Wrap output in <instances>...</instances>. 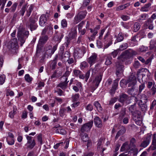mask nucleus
Here are the masks:
<instances>
[{"instance_id":"f257e3e1","label":"nucleus","mask_w":156,"mask_h":156,"mask_svg":"<svg viewBox=\"0 0 156 156\" xmlns=\"http://www.w3.org/2000/svg\"><path fill=\"white\" fill-rule=\"evenodd\" d=\"M128 83H129L128 84V87L131 86L132 87L128 89L127 92V93L132 97L136 95L137 92V89H135L134 87L136 83V77L134 75H131L129 78Z\"/></svg>"},{"instance_id":"f03ea898","label":"nucleus","mask_w":156,"mask_h":156,"mask_svg":"<svg viewBox=\"0 0 156 156\" xmlns=\"http://www.w3.org/2000/svg\"><path fill=\"white\" fill-rule=\"evenodd\" d=\"M29 35L28 31L26 30L22 27H19L17 34V37L18 40L21 43L22 46L25 43L26 39Z\"/></svg>"},{"instance_id":"7ed1b4c3","label":"nucleus","mask_w":156,"mask_h":156,"mask_svg":"<svg viewBox=\"0 0 156 156\" xmlns=\"http://www.w3.org/2000/svg\"><path fill=\"white\" fill-rule=\"evenodd\" d=\"M132 150L134 151V154H137L138 152V149L136 148H134L133 149V148L131 147L128 142H126L123 143L120 149L121 151L125 152V153L129 152Z\"/></svg>"},{"instance_id":"20e7f679","label":"nucleus","mask_w":156,"mask_h":156,"mask_svg":"<svg viewBox=\"0 0 156 156\" xmlns=\"http://www.w3.org/2000/svg\"><path fill=\"white\" fill-rule=\"evenodd\" d=\"M86 48L84 47L81 48H76L74 52V58H81L86 53Z\"/></svg>"},{"instance_id":"39448f33","label":"nucleus","mask_w":156,"mask_h":156,"mask_svg":"<svg viewBox=\"0 0 156 156\" xmlns=\"http://www.w3.org/2000/svg\"><path fill=\"white\" fill-rule=\"evenodd\" d=\"M48 39V36H41L38 42V44L37 48L36 54L40 53L42 49L41 44L45 43Z\"/></svg>"},{"instance_id":"423d86ee","label":"nucleus","mask_w":156,"mask_h":156,"mask_svg":"<svg viewBox=\"0 0 156 156\" xmlns=\"http://www.w3.org/2000/svg\"><path fill=\"white\" fill-rule=\"evenodd\" d=\"M62 52L60 51L58 54L55 55V59H58L62 61H65L66 58L70 57V53L69 51H66L64 53V56H62Z\"/></svg>"},{"instance_id":"0eeeda50","label":"nucleus","mask_w":156,"mask_h":156,"mask_svg":"<svg viewBox=\"0 0 156 156\" xmlns=\"http://www.w3.org/2000/svg\"><path fill=\"white\" fill-rule=\"evenodd\" d=\"M18 46L17 39L16 38H14L8 42L7 48L9 50L12 49L15 50L17 48Z\"/></svg>"},{"instance_id":"6e6552de","label":"nucleus","mask_w":156,"mask_h":156,"mask_svg":"<svg viewBox=\"0 0 156 156\" xmlns=\"http://www.w3.org/2000/svg\"><path fill=\"white\" fill-rule=\"evenodd\" d=\"M86 14L87 12L85 11H82L79 12L74 18V23L75 24L78 23L81 20L85 18Z\"/></svg>"},{"instance_id":"1a4fd4ad","label":"nucleus","mask_w":156,"mask_h":156,"mask_svg":"<svg viewBox=\"0 0 156 156\" xmlns=\"http://www.w3.org/2000/svg\"><path fill=\"white\" fill-rule=\"evenodd\" d=\"M119 101L123 104H125L126 105H128L130 103L128 95L123 93L120 95Z\"/></svg>"},{"instance_id":"9d476101","label":"nucleus","mask_w":156,"mask_h":156,"mask_svg":"<svg viewBox=\"0 0 156 156\" xmlns=\"http://www.w3.org/2000/svg\"><path fill=\"white\" fill-rule=\"evenodd\" d=\"M27 140V143L25 145L27 148L30 149H32L35 145V142L34 140H32L33 137L27 135H26Z\"/></svg>"},{"instance_id":"9b49d317","label":"nucleus","mask_w":156,"mask_h":156,"mask_svg":"<svg viewBox=\"0 0 156 156\" xmlns=\"http://www.w3.org/2000/svg\"><path fill=\"white\" fill-rule=\"evenodd\" d=\"M93 122V121H90L84 124L82 127L81 131L82 132H88L90 131L92 126Z\"/></svg>"},{"instance_id":"f8f14e48","label":"nucleus","mask_w":156,"mask_h":156,"mask_svg":"<svg viewBox=\"0 0 156 156\" xmlns=\"http://www.w3.org/2000/svg\"><path fill=\"white\" fill-rule=\"evenodd\" d=\"M134 51L131 49H128L124 51L120 56L122 58L129 59L132 57L134 54Z\"/></svg>"},{"instance_id":"ddd939ff","label":"nucleus","mask_w":156,"mask_h":156,"mask_svg":"<svg viewBox=\"0 0 156 156\" xmlns=\"http://www.w3.org/2000/svg\"><path fill=\"white\" fill-rule=\"evenodd\" d=\"M156 150V134H154L152 136V139L151 145L147 149L148 152L151 150L154 151Z\"/></svg>"},{"instance_id":"4468645a","label":"nucleus","mask_w":156,"mask_h":156,"mask_svg":"<svg viewBox=\"0 0 156 156\" xmlns=\"http://www.w3.org/2000/svg\"><path fill=\"white\" fill-rule=\"evenodd\" d=\"M97 60V55L95 53L92 55L89 58L87 61L91 66L93 64L95 63Z\"/></svg>"},{"instance_id":"2eb2a0df","label":"nucleus","mask_w":156,"mask_h":156,"mask_svg":"<svg viewBox=\"0 0 156 156\" xmlns=\"http://www.w3.org/2000/svg\"><path fill=\"white\" fill-rule=\"evenodd\" d=\"M115 66L116 68V75L118 76H119V74L123 72V66L121 63L119 62H116Z\"/></svg>"},{"instance_id":"dca6fc26","label":"nucleus","mask_w":156,"mask_h":156,"mask_svg":"<svg viewBox=\"0 0 156 156\" xmlns=\"http://www.w3.org/2000/svg\"><path fill=\"white\" fill-rule=\"evenodd\" d=\"M153 22V20L151 18H149L145 22L144 26L146 28H148L149 29L153 30L154 28Z\"/></svg>"},{"instance_id":"f3484780","label":"nucleus","mask_w":156,"mask_h":156,"mask_svg":"<svg viewBox=\"0 0 156 156\" xmlns=\"http://www.w3.org/2000/svg\"><path fill=\"white\" fill-rule=\"evenodd\" d=\"M151 140V136H148L146 137L144 140L141 144L140 146L145 148L149 144Z\"/></svg>"},{"instance_id":"a211bd4d","label":"nucleus","mask_w":156,"mask_h":156,"mask_svg":"<svg viewBox=\"0 0 156 156\" xmlns=\"http://www.w3.org/2000/svg\"><path fill=\"white\" fill-rule=\"evenodd\" d=\"M103 76L102 73H100L95 78L93 82V84L95 85L96 88L98 86L100 83V82Z\"/></svg>"},{"instance_id":"6ab92c4d","label":"nucleus","mask_w":156,"mask_h":156,"mask_svg":"<svg viewBox=\"0 0 156 156\" xmlns=\"http://www.w3.org/2000/svg\"><path fill=\"white\" fill-rule=\"evenodd\" d=\"M146 101H142L140 100L138 103V105L141 109L143 111H145L147 110V106L146 104Z\"/></svg>"},{"instance_id":"aec40b11","label":"nucleus","mask_w":156,"mask_h":156,"mask_svg":"<svg viewBox=\"0 0 156 156\" xmlns=\"http://www.w3.org/2000/svg\"><path fill=\"white\" fill-rule=\"evenodd\" d=\"M47 19L46 15L45 14H42L40 18L39 21V24L40 26L42 27L44 26L46 24Z\"/></svg>"},{"instance_id":"412c9836","label":"nucleus","mask_w":156,"mask_h":156,"mask_svg":"<svg viewBox=\"0 0 156 156\" xmlns=\"http://www.w3.org/2000/svg\"><path fill=\"white\" fill-rule=\"evenodd\" d=\"M94 123L95 126L99 128L102 126L101 121L98 117H96L94 119Z\"/></svg>"},{"instance_id":"4be33fe9","label":"nucleus","mask_w":156,"mask_h":156,"mask_svg":"<svg viewBox=\"0 0 156 156\" xmlns=\"http://www.w3.org/2000/svg\"><path fill=\"white\" fill-rule=\"evenodd\" d=\"M77 36V31L75 29H72L70 32L69 33L68 37L71 39L75 38Z\"/></svg>"},{"instance_id":"5701e85b","label":"nucleus","mask_w":156,"mask_h":156,"mask_svg":"<svg viewBox=\"0 0 156 156\" xmlns=\"http://www.w3.org/2000/svg\"><path fill=\"white\" fill-rule=\"evenodd\" d=\"M69 82V81L68 82L62 81L58 85L57 87H60L63 90H64L67 87L68 83Z\"/></svg>"},{"instance_id":"b1692460","label":"nucleus","mask_w":156,"mask_h":156,"mask_svg":"<svg viewBox=\"0 0 156 156\" xmlns=\"http://www.w3.org/2000/svg\"><path fill=\"white\" fill-rule=\"evenodd\" d=\"M118 86V83L115 82H114V84L112 85V87L111 89L110 90L109 93L112 95L113 96L115 93V91L116 89Z\"/></svg>"},{"instance_id":"393cba45","label":"nucleus","mask_w":156,"mask_h":156,"mask_svg":"<svg viewBox=\"0 0 156 156\" xmlns=\"http://www.w3.org/2000/svg\"><path fill=\"white\" fill-rule=\"evenodd\" d=\"M17 111V108L16 106H13L12 108V110L9 112V116L11 119L14 118V115L16 114Z\"/></svg>"},{"instance_id":"a878e982","label":"nucleus","mask_w":156,"mask_h":156,"mask_svg":"<svg viewBox=\"0 0 156 156\" xmlns=\"http://www.w3.org/2000/svg\"><path fill=\"white\" fill-rule=\"evenodd\" d=\"M149 47L151 50L156 51V40L151 41Z\"/></svg>"},{"instance_id":"bb28decb","label":"nucleus","mask_w":156,"mask_h":156,"mask_svg":"<svg viewBox=\"0 0 156 156\" xmlns=\"http://www.w3.org/2000/svg\"><path fill=\"white\" fill-rule=\"evenodd\" d=\"M151 4L150 3H148L146 4L143 7H142L140 9V11L142 12H147L149 9V7L151 6Z\"/></svg>"},{"instance_id":"cd10ccee","label":"nucleus","mask_w":156,"mask_h":156,"mask_svg":"<svg viewBox=\"0 0 156 156\" xmlns=\"http://www.w3.org/2000/svg\"><path fill=\"white\" fill-rule=\"evenodd\" d=\"M112 37L110 35V33L109 32H108L104 37V40L105 41H107L112 42Z\"/></svg>"},{"instance_id":"c85d7f7f","label":"nucleus","mask_w":156,"mask_h":156,"mask_svg":"<svg viewBox=\"0 0 156 156\" xmlns=\"http://www.w3.org/2000/svg\"><path fill=\"white\" fill-rule=\"evenodd\" d=\"M53 53L52 51L51 50V48H48L46 50L45 54L44 55H45V56L47 55V58H48L51 57Z\"/></svg>"},{"instance_id":"c756f323","label":"nucleus","mask_w":156,"mask_h":156,"mask_svg":"<svg viewBox=\"0 0 156 156\" xmlns=\"http://www.w3.org/2000/svg\"><path fill=\"white\" fill-rule=\"evenodd\" d=\"M148 15L146 14H141L139 18L137 20V21L140 23H143V20L146 19Z\"/></svg>"},{"instance_id":"7c9ffc66","label":"nucleus","mask_w":156,"mask_h":156,"mask_svg":"<svg viewBox=\"0 0 156 156\" xmlns=\"http://www.w3.org/2000/svg\"><path fill=\"white\" fill-rule=\"evenodd\" d=\"M130 5V4L129 3H127L125 5L119 6L116 8V10L117 11L122 10L129 6Z\"/></svg>"},{"instance_id":"2f4dec72","label":"nucleus","mask_w":156,"mask_h":156,"mask_svg":"<svg viewBox=\"0 0 156 156\" xmlns=\"http://www.w3.org/2000/svg\"><path fill=\"white\" fill-rule=\"evenodd\" d=\"M94 105L96 107L97 110L99 112H101L102 110V108L101 107L100 104L97 101H95L94 103Z\"/></svg>"},{"instance_id":"473e14b6","label":"nucleus","mask_w":156,"mask_h":156,"mask_svg":"<svg viewBox=\"0 0 156 156\" xmlns=\"http://www.w3.org/2000/svg\"><path fill=\"white\" fill-rule=\"evenodd\" d=\"M72 71V69L69 68V67L66 66V71L63 75L66 77H68Z\"/></svg>"},{"instance_id":"72a5a7b5","label":"nucleus","mask_w":156,"mask_h":156,"mask_svg":"<svg viewBox=\"0 0 156 156\" xmlns=\"http://www.w3.org/2000/svg\"><path fill=\"white\" fill-rule=\"evenodd\" d=\"M137 97H138L140 100H142V101H146L147 100V97L144 94H142L141 95L138 94L137 95Z\"/></svg>"},{"instance_id":"f704fd0d","label":"nucleus","mask_w":156,"mask_h":156,"mask_svg":"<svg viewBox=\"0 0 156 156\" xmlns=\"http://www.w3.org/2000/svg\"><path fill=\"white\" fill-rule=\"evenodd\" d=\"M24 79L26 82L30 83L33 80V78L30 77V75L28 74L25 75Z\"/></svg>"},{"instance_id":"c9c22d12","label":"nucleus","mask_w":156,"mask_h":156,"mask_svg":"<svg viewBox=\"0 0 156 156\" xmlns=\"http://www.w3.org/2000/svg\"><path fill=\"white\" fill-rule=\"evenodd\" d=\"M58 59H55V58L54 60L52 61L50 66L51 68L52 69H54L55 68L57 64V61Z\"/></svg>"},{"instance_id":"e433bc0d","label":"nucleus","mask_w":156,"mask_h":156,"mask_svg":"<svg viewBox=\"0 0 156 156\" xmlns=\"http://www.w3.org/2000/svg\"><path fill=\"white\" fill-rule=\"evenodd\" d=\"M33 9L32 5H31L29 7L28 9L27 10L26 15L27 16L29 17Z\"/></svg>"},{"instance_id":"4c0bfd02","label":"nucleus","mask_w":156,"mask_h":156,"mask_svg":"<svg viewBox=\"0 0 156 156\" xmlns=\"http://www.w3.org/2000/svg\"><path fill=\"white\" fill-rule=\"evenodd\" d=\"M140 28V25L138 23H136L133 25L134 31L136 32Z\"/></svg>"},{"instance_id":"58836bf2","label":"nucleus","mask_w":156,"mask_h":156,"mask_svg":"<svg viewBox=\"0 0 156 156\" xmlns=\"http://www.w3.org/2000/svg\"><path fill=\"white\" fill-rule=\"evenodd\" d=\"M45 55H43L40 57V59L39 62L41 65H43L45 63Z\"/></svg>"},{"instance_id":"ea45409f","label":"nucleus","mask_w":156,"mask_h":156,"mask_svg":"<svg viewBox=\"0 0 156 156\" xmlns=\"http://www.w3.org/2000/svg\"><path fill=\"white\" fill-rule=\"evenodd\" d=\"M130 143L129 144L130 145V146L132 148V147H133L134 148V147H136V145L135 144V143L136 142V140L133 137L131 138L130 140Z\"/></svg>"},{"instance_id":"a19ab883","label":"nucleus","mask_w":156,"mask_h":156,"mask_svg":"<svg viewBox=\"0 0 156 156\" xmlns=\"http://www.w3.org/2000/svg\"><path fill=\"white\" fill-rule=\"evenodd\" d=\"M6 141L7 143L10 145H13L15 143V140L14 139H10L9 138H6Z\"/></svg>"},{"instance_id":"79ce46f5","label":"nucleus","mask_w":156,"mask_h":156,"mask_svg":"<svg viewBox=\"0 0 156 156\" xmlns=\"http://www.w3.org/2000/svg\"><path fill=\"white\" fill-rule=\"evenodd\" d=\"M67 62L69 64H71L73 63L74 62H76V60L75 59V58H73L69 57L67 60Z\"/></svg>"},{"instance_id":"37998d69","label":"nucleus","mask_w":156,"mask_h":156,"mask_svg":"<svg viewBox=\"0 0 156 156\" xmlns=\"http://www.w3.org/2000/svg\"><path fill=\"white\" fill-rule=\"evenodd\" d=\"M82 72L80 70L74 69L73 71V75L74 76L78 77L81 74Z\"/></svg>"},{"instance_id":"c03bdc74","label":"nucleus","mask_w":156,"mask_h":156,"mask_svg":"<svg viewBox=\"0 0 156 156\" xmlns=\"http://www.w3.org/2000/svg\"><path fill=\"white\" fill-rule=\"evenodd\" d=\"M88 65L87 63L85 62L84 61L82 62L81 63L80 65V68L81 69H83L86 67H88Z\"/></svg>"},{"instance_id":"a18cd8bd","label":"nucleus","mask_w":156,"mask_h":156,"mask_svg":"<svg viewBox=\"0 0 156 156\" xmlns=\"http://www.w3.org/2000/svg\"><path fill=\"white\" fill-rule=\"evenodd\" d=\"M29 27L30 30L32 31L33 30L36 29L37 27V23H35L32 24H30Z\"/></svg>"},{"instance_id":"49530a36","label":"nucleus","mask_w":156,"mask_h":156,"mask_svg":"<svg viewBox=\"0 0 156 156\" xmlns=\"http://www.w3.org/2000/svg\"><path fill=\"white\" fill-rule=\"evenodd\" d=\"M112 58L111 56H108L107 57L105 61V64L108 65L112 63Z\"/></svg>"},{"instance_id":"de8ad7c7","label":"nucleus","mask_w":156,"mask_h":156,"mask_svg":"<svg viewBox=\"0 0 156 156\" xmlns=\"http://www.w3.org/2000/svg\"><path fill=\"white\" fill-rule=\"evenodd\" d=\"M27 7V5H24V6H23L22 7L21 10H20V14L22 16H23L24 15V14L25 12L26 11V10Z\"/></svg>"},{"instance_id":"09e8293b","label":"nucleus","mask_w":156,"mask_h":156,"mask_svg":"<svg viewBox=\"0 0 156 156\" xmlns=\"http://www.w3.org/2000/svg\"><path fill=\"white\" fill-rule=\"evenodd\" d=\"M126 108H122L120 112L119 117L122 118L124 117L126 115Z\"/></svg>"},{"instance_id":"8fccbe9b","label":"nucleus","mask_w":156,"mask_h":156,"mask_svg":"<svg viewBox=\"0 0 156 156\" xmlns=\"http://www.w3.org/2000/svg\"><path fill=\"white\" fill-rule=\"evenodd\" d=\"M136 103H135L133 105H131L129 107V110L130 112H133L136 110Z\"/></svg>"},{"instance_id":"3c124183","label":"nucleus","mask_w":156,"mask_h":156,"mask_svg":"<svg viewBox=\"0 0 156 156\" xmlns=\"http://www.w3.org/2000/svg\"><path fill=\"white\" fill-rule=\"evenodd\" d=\"M79 96L80 95L79 94H76L74 95H73L72 97L73 101H78Z\"/></svg>"},{"instance_id":"603ef678","label":"nucleus","mask_w":156,"mask_h":156,"mask_svg":"<svg viewBox=\"0 0 156 156\" xmlns=\"http://www.w3.org/2000/svg\"><path fill=\"white\" fill-rule=\"evenodd\" d=\"M5 76L4 75H2L0 76V85L3 84L5 81Z\"/></svg>"},{"instance_id":"864d4df0","label":"nucleus","mask_w":156,"mask_h":156,"mask_svg":"<svg viewBox=\"0 0 156 156\" xmlns=\"http://www.w3.org/2000/svg\"><path fill=\"white\" fill-rule=\"evenodd\" d=\"M61 24L63 28L66 27H67V23L66 19H63L61 21Z\"/></svg>"},{"instance_id":"5fc2aeb1","label":"nucleus","mask_w":156,"mask_h":156,"mask_svg":"<svg viewBox=\"0 0 156 156\" xmlns=\"http://www.w3.org/2000/svg\"><path fill=\"white\" fill-rule=\"evenodd\" d=\"M128 47V44L127 43H124L120 46L119 49L120 50L122 51L127 48Z\"/></svg>"},{"instance_id":"6e6d98bb","label":"nucleus","mask_w":156,"mask_h":156,"mask_svg":"<svg viewBox=\"0 0 156 156\" xmlns=\"http://www.w3.org/2000/svg\"><path fill=\"white\" fill-rule=\"evenodd\" d=\"M139 34L135 35L131 38V40L133 41H137L138 40L140 41V38H139Z\"/></svg>"},{"instance_id":"4d7b16f0","label":"nucleus","mask_w":156,"mask_h":156,"mask_svg":"<svg viewBox=\"0 0 156 156\" xmlns=\"http://www.w3.org/2000/svg\"><path fill=\"white\" fill-rule=\"evenodd\" d=\"M37 20L34 17H31L30 18L29 20L30 24H32L36 23Z\"/></svg>"},{"instance_id":"13d9d810","label":"nucleus","mask_w":156,"mask_h":156,"mask_svg":"<svg viewBox=\"0 0 156 156\" xmlns=\"http://www.w3.org/2000/svg\"><path fill=\"white\" fill-rule=\"evenodd\" d=\"M66 110V109L64 108H61L60 109L59 114L60 116L63 117L65 115V112Z\"/></svg>"},{"instance_id":"bf43d9fd","label":"nucleus","mask_w":156,"mask_h":156,"mask_svg":"<svg viewBox=\"0 0 156 156\" xmlns=\"http://www.w3.org/2000/svg\"><path fill=\"white\" fill-rule=\"evenodd\" d=\"M56 132L63 135L65 134L66 133L65 130L63 129H58L56 130Z\"/></svg>"},{"instance_id":"052dcab7","label":"nucleus","mask_w":156,"mask_h":156,"mask_svg":"<svg viewBox=\"0 0 156 156\" xmlns=\"http://www.w3.org/2000/svg\"><path fill=\"white\" fill-rule=\"evenodd\" d=\"M38 141L40 142V144L41 145L42 143V134L41 133L39 134L37 136Z\"/></svg>"},{"instance_id":"680f3d73","label":"nucleus","mask_w":156,"mask_h":156,"mask_svg":"<svg viewBox=\"0 0 156 156\" xmlns=\"http://www.w3.org/2000/svg\"><path fill=\"white\" fill-rule=\"evenodd\" d=\"M82 139L83 141L86 142L89 140L88 136L87 134H84L82 136Z\"/></svg>"},{"instance_id":"e2e57ef3","label":"nucleus","mask_w":156,"mask_h":156,"mask_svg":"<svg viewBox=\"0 0 156 156\" xmlns=\"http://www.w3.org/2000/svg\"><path fill=\"white\" fill-rule=\"evenodd\" d=\"M66 41L65 43L64 44L67 47L70 43L71 39L67 37L66 38Z\"/></svg>"},{"instance_id":"0e129e2a","label":"nucleus","mask_w":156,"mask_h":156,"mask_svg":"<svg viewBox=\"0 0 156 156\" xmlns=\"http://www.w3.org/2000/svg\"><path fill=\"white\" fill-rule=\"evenodd\" d=\"M85 21H83L79 24L78 25V29L79 31H80V30L82 29V27H83V25L85 24Z\"/></svg>"},{"instance_id":"69168bd1","label":"nucleus","mask_w":156,"mask_h":156,"mask_svg":"<svg viewBox=\"0 0 156 156\" xmlns=\"http://www.w3.org/2000/svg\"><path fill=\"white\" fill-rule=\"evenodd\" d=\"M123 36L121 34H119L118 35L117 38V41L118 42H120L122 41L123 40Z\"/></svg>"},{"instance_id":"338daca9","label":"nucleus","mask_w":156,"mask_h":156,"mask_svg":"<svg viewBox=\"0 0 156 156\" xmlns=\"http://www.w3.org/2000/svg\"><path fill=\"white\" fill-rule=\"evenodd\" d=\"M94 153L93 152H90L88 153H84L82 156H93Z\"/></svg>"},{"instance_id":"774afa93","label":"nucleus","mask_w":156,"mask_h":156,"mask_svg":"<svg viewBox=\"0 0 156 156\" xmlns=\"http://www.w3.org/2000/svg\"><path fill=\"white\" fill-rule=\"evenodd\" d=\"M148 49L147 47L142 46L140 48V50L141 52H144L146 51Z\"/></svg>"}]
</instances>
